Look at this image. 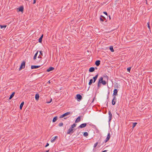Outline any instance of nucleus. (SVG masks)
Segmentation results:
<instances>
[{
    "instance_id": "obj_29",
    "label": "nucleus",
    "mask_w": 152,
    "mask_h": 152,
    "mask_svg": "<svg viewBox=\"0 0 152 152\" xmlns=\"http://www.w3.org/2000/svg\"><path fill=\"white\" fill-rule=\"evenodd\" d=\"M23 10H18V13L20 14H20H22L23 12Z\"/></svg>"
},
{
    "instance_id": "obj_45",
    "label": "nucleus",
    "mask_w": 152,
    "mask_h": 152,
    "mask_svg": "<svg viewBox=\"0 0 152 152\" xmlns=\"http://www.w3.org/2000/svg\"><path fill=\"white\" fill-rule=\"evenodd\" d=\"M103 13L107 15V13L106 12H104Z\"/></svg>"
},
{
    "instance_id": "obj_38",
    "label": "nucleus",
    "mask_w": 152,
    "mask_h": 152,
    "mask_svg": "<svg viewBox=\"0 0 152 152\" xmlns=\"http://www.w3.org/2000/svg\"><path fill=\"white\" fill-rule=\"evenodd\" d=\"M98 142H96V143L94 144V148H96V146H97V145H98Z\"/></svg>"
},
{
    "instance_id": "obj_3",
    "label": "nucleus",
    "mask_w": 152,
    "mask_h": 152,
    "mask_svg": "<svg viewBox=\"0 0 152 152\" xmlns=\"http://www.w3.org/2000/svg\"><path fill=\"white\" fill-rule=\"evenodd\" d=\"M76 97L78 101L81 100L82 98V96L80 94H77L76 95Z\"/></svg>"
},
{
    "instance_id": "obj_18",
    "label": "nucleus",
    "mask_w": 152,
    "mask_h": 152,
    "mask_svg": "<svg viewBox=\"0 0 152 152\" xmlns=\"http://www.w3.org/2000/svg\"><path fill=\"white\" fill-rule=\"evenodd\" d=\"M43 36V35L42 34L38 40L39 42L40 43L42 42Z\"/></svg>"
},
{
    "instance_id": "obj_9",
    "label": "nucleus",
    "mask_w": 152,
    "mask_h": 152,
    "mask_svg": "<svg viewBox=\"0 0 152 152\" xmlns=\"http://www.w3.org/2000/svg\"><path fill=\"white\" fill-rule=\"evenodd\" d=\"M72 132V129L71 128H70L69 129L67 132V134H71V132Z\"/></svg>"
},
{
    "instance_id": "obj_6",
    "label": "nucleus",
    "mask_w": 152,
    "mask_h": 152,
    "mask_svg": "<svg viewBox=\"0 0 152 152\" xmlns=\"http://www.w3.org/2000/svg\"><path fill=\"white\" fill-rule=\"evenodd\" d=\"M108 114L109 115V121H110L111 120L112 117V114H111V112L110 111H109L108 112Z\"/></svg>"
},
{
    "instance_id": "obj_22",
    "label": "nucleus",
    "mask_w": 152,
    "mask_h": 152,
    "mask_svg": "<svg viewBox=\"0 0 152 152\" xmlns=\"http://www.w3.org/2000/svg\"><path fill=\"white\" fill-rule=\"evenodd\" d=\"M24 102H23L20 104V108L21 110L22 109V107L24 105Z\"/></svg>"
},
{
    "instance_id": "obj_19",
    "label": "nucleus",
    "mask_w": 152,
    "mask_h": 152,
    "mask_svg": "<svg viewBox=\"0 0 152 152\" xmlns=\"http://www.w3.org/2000/svg\"><path fill=\"white\" fill-rule=\"evenodd\" d=\"M80 121V117L79 116L76 120L75 122L76 123H78Z\"/></svg>"
},
{
    "instance_id": "obj_34",
    "label": "nucleus",
    "mask_w": 152,
    "mask_h": 152,
    "mask_svg": "<svg viewBox=\"0 0 152 152\" xmlns=\"http://www.w3.org/2000/svg\"><path fill=\"white\" fill-rule=\"evenodd\" d=\"M70 113V112H67L64 114L66 116L69 115Z\"/></svg>"
},
{
    "instance_id": "obj_39",
    "label": "nucleus",
    "mask_w": 152,
    "mask_h": 152,
    "mask_svg": "<svg viewBox=\"0 0 152 152\" xmlns=\"http://www.w3.org/2000/svg\"><path fill=\"white\" fill-rule=\"evenodd\" d=\"M131 69V67H130L127 68V71L130 72Z\"/></svg>"
},
{
    "instance_id": "obj_42",
    "label": "nucleus",
    "mask_w": 152,
    "mask_h": 152,
    "mask_svg": "<svg viewBox=\"0 0 152 152\" xmlns=\"http://www.w3.org/2000/svg\"><path fill=\"white\" fill-rule=\"evenodd\" d=\"M52 101V99H51L50 100V101L49 102H47V103H50L51 101Z\"/></svg>"
},
{
    "instance_id": "obj_33",
    "label": "nucleus",
    "mask_w": 152,
    "mask_h": 152,
    "mask_svg": "<svg viewBox=\"0 0 152 152\" xmlns=\"http://www.w3.org/2000/svg\"><path fill=\"white\" fill-rule=\"evenodd\" d=\"M17 10H23V6H20L19 8H18Z\"/></svg>"
},
{
    "instance_id": "obj_30",
    "label": "nucleus",
    "mask_w": 152,
    "mask_h": 152,
    "mask_svg": "<svg viewBox=\"0 0 152 152\" xmlns=\"http://www.w3.org/2000/svg\"><path fill=\"white\" fill-rule=\"evenodd\" d=\"M110 51L112 52H113L114 51L113 48L112 46H111L110 47Z\"/></svg>"
},
{
    "instance_id": "obj_21",
    "label": "nucleus",
    "mask_w": 152,
    "mask_h": 152,
    "mask_svg": "<svg viewBox=\"0 0 152 152\" xmlns=\"http://www.w3.org/2000/svg\"><path fill=\"white\" fill-rule=\"evenodd\" d=\"M39 98V94H37L35 95V99L37 100H38Z\"/></svg>"
},
{
    "instance_id": "obj_20",
    "label": "nucleus",
    "mask_w": 152,
    "mask_h": 152,
    "mask_svg": "<svg viewBox=\"0 0 152 152\" xmlns=\"http://www.w3.org/2000/svg\"><path fill=\"white\" fill-rule=\"evenodd\" d=\"M15 94V92H14L12 93L9 98L10 99H11L14 96Z\"/></svg>"
},
{
    "instance_id": "obj_27",
    "label": "nucleus",
    "mask_w": 152,
    "mask_h": 152,
    "mask_svg": "<svg viewBox=\"0 0 152 152\" xmlns=\"http://www.w3.org/2000/svg\"><path fill=\"white\" fill-rule=\"evenodd\" d=\"M76 125L77 124H74L71 125V128L72 129H73L76 126Z\"/></svg>"
},
{
    "instance_id": "obj_46",
    "label": "nucleus",
    "mask_w": 152,
    "mask_h": 152,
    "mask_svg": "<svg viewBox=\"0 0 152 152\" xmlns=\"http://www.w3.org/2000/svg\"><path fill=\"white\" fill-rule=\"evenodd\" d=\"M51 83L50 80H49L47 82V83Z\"/></svg>"
},
{
    "instance_id": "obj_47",
    "label": "nucleus",
    "mask_w": 152,
    "mask_h": 152,
    "mask_svg": "<svg viewBox=\"0 0 152 152\" xmlns=\"http://www.w3.org/2000/svg\"><path fill=\"white\" fill-rule=\"evenodd\" d=\"M38 58H42V57L40 56H38Z\"/></svg>"
},
{
    "instance_id": "obj_8",
    "label": "nucleus",
    "mask_w": 152,
    "mask_h": 152,
    "mask_svg": "<svg viewBox=\"0 0 152 152\" xmlns=\"http://www.w3.org/2000/svg\"><path fill=\"white\" fill-rule=\"evenodd\" d=\"M87 124L86 123H83L80 125L78 127L80 128H83L86 127V126Z\"/></svg>"
},
{
    "instance_id": "obj_11",
    "label": "nucleus",
    "mask_w": 152,
    "mask_h": 152,
    "mask_svg": "<svg viewBox=\"0 0 152 152\" xmlns=\"http://www.w3.org/2000/svg\"><path fill=\"white\" fill-rule=\"evenodd\" d=\"M95 70V69L94 67H91L90 68L89 71V72H93Z\"/></svg>"
},
{
    "instance_id": "obj_23",
    "label": "nucleus",
    "mask_w": 152,
    "mask_h": 152,
    "mask_svg": "<svg viewBox=\"0 0 152 152\" xmlns=\"http://www.w3.org/2000/svg\"><path fill=\"white\" fill-rule=\"evenodd\" d=\"M38 52V51H37V53L35 54V55L34 57V58H33V59L34 60H35L36 59L37 57V55Z\"/></svg>"
},
{
    "instance_id": "obj_10",
    "label": "nucleus",
    "mask_w": 152,
    "mask_h": 152,
    "mask_svg": "<svg viewBox=\"0 0 152 152\" xmlns=\"http://www.w3.org/2000/svg\"><path fill=\"white\" fill-rule=\"evenodd\" d=\"M54 69V68L52 67H50L47 70V71L49 72L50 71H53Z\"/></svg>"
},
{
    "instance_id": "obj_28",
    "label": "nucleus",
    "mask_w": 152,
    "mask_h": 152,
    "mask_svg": "<svg viewBox=\"0 0 152 152\" xmlns=\"http://www.w3.org/2000/svg\"><path fill=\"white\" fill-rule=\"evenodd\" d=\"M0 26L1 27V28H5L7 27L6 25L2 26L0 25Z\"/></svg>"
},
{
    "instance_id": "obj_32",
    "label": "nucleus",
    "mask_w": 152,
    "mask_h": 152,
    "mask_svg": "<svg viewBox=\"0 0 152 152\" xmlns=\"http://www.w3.org/2000/svg\"><path fill=\"white\" fill-rule=\"evenodd\" d=\"M88 135V134L87 132H85L84 133L83 135L85 136L86 137Z\"/></svg>"
},
{
    "instance_id": "obj_4",
    "label": "nucleus",
    "mask_w": 152,
    "mask_h": 152,
    "mask_svg": "<svg viewBox=\"0 0 152 152\" xmlns=\"http://www.w3.org/2000/svg\"><path fill=\"white\" fill-rule=\"evenodd\" d=\"M110 133H108L107 137L106 139V140H104V142H107V141H108L110 139Z\"/></svg>"
},
{
    "instance_id": "obj_40",
    "label": "nucleus",
    "mask_w": 152,
    "mask_h": 152,
    "mask_svg": "<svg viewBox=\"0 0 152 152\" xmlns=\"http://www.w3.org/2000/svg\"><path fill=\"white\" fill-rule=\"evenodd\" d=\"M40 53L42 56H43L42 51H39Z\"/></svg>"
},
{
    "instance_id": "obj_44",
    "label": "nucleus",
    "mask_w": 152,
    "mask_h": 152,
    "mask_svg": "<svg viewBox=\"0 0 152 152\" xmlns=\"http://www.w3.org/2000/svg\"><path fill=\"white\" fill-rule=\"evenodd\" d=\"M74 129H72V132H71V134H72L74 132Z\"/></svg>"
},
{
    "instance_id": "obj_16",
    "label": "nucleus",
    "mask_w": 152,
    "mask_h": 152,
    "mask_svg": "<svg viewBox=\"0 0 152 152\" xmlns=\"http://www.w3.org/2000/svg\"><path fill=\"white\" fill-rule=\"evenodd\" d=\"M102 77H104V79H106L107 80V81L108 80V77L105 74L103 75Z\"/></svg>"
},
{
    "instance_id": "obj_37",
    "label": "nucleus",
    "mask_w": 152,
    "mask_h": 152,
    "mask_svg": "<svg viewBox=\"0 0 152 152\" xmlns=\"http://www.w3.org/2000/svg\"><path fill=\"white\" fill-rule=\"evenodd\" d=\"M63 125V123H60L58 124V126H62Z\"/></svg>"
},
{
    "instance_id": "obj_17",
    "label": "nucleus",
    "mask_w": 152,
    "mask_h": 152,
    "mask_svg": "<svg viewBox=\"0 0 152 152\" xmlns=\"http://www.w3.org/2000/svg\"><path fill=\"white\" fill-rule=\"evenodd\" d=\"M98 74H97L94 77H93V78L94 80V82H93L94 83L95 82V81L96 80V79L98 77Z\"/></svg>"
},
{
    "instance_id": "obj_15",
    "label": "nucleus",
    "mask_w": 152,
    "mask_h": 152,
    "mask_svg": "<svg viewBox=\"0 0 152 152\" xmlns=\"http://www.w3.org/2000/svg\"><path fill=\"white\" fill-rule=\"evenodd\" d=\"M100 61L99 60H97L96 61L95 64L97 66H99L100 64Z\"/></svg>"
},
{
    "instance_id": "obj_43",
    "label": "nucleus",
    "mask_w": 152,
    "mask_h": 152,
    "mask_svg": "<svg viewBox=\"0 0 152 152\" xmlns=\"http://www.w3.org/2000/svg\"><path fill=\"white\" fill-rule=\"evenodd\" d=\"M36 0H34L33 4H34L36 3Z\"/></svg>"
},
{
    "instance_id": "obj_12",
    "label": "nucleus",
    "mask_w": 152,
    "mask_h": 152,
    "mask_svg": "<svg viewBox=\"0 0 152 152\" xmlns=\"http://www.w3.org/2000/svg\"><path fill=\"white\" fill-rule=\"evenodd\" d=\"M118 91L117 89H115L113 91V95L116 96L117 94Z\"/></svg>"
},
{
    "instance_id": "obj_14",
    "label": "nucleus",
    "mask_w": 152,
    "mask_h": 152,
    "mask_svg": "<svg viewBox=\"0 0 152 152\" xmlns=\"http://www.w3.org/2000/svg\"><path fill=\"white\" fill-rule=\"evenodd\" d=\"M105 18L102 15H101L100 17V20L101 21L103 22L104 21V20H105Z\"/></svg>"
},
{
    "instance_id": "obj_35",
    "label": "nucleus",
    "mask_w": 152,
    "mask_h": 152,
    "mask_svg": "<svg viewBox=\"0 0 152 152\" xmlns=\"http://www.w3.org/2000/svg\"><path fill=\"white\" fill-rule=\"evenodd\" d=\"M66 116L64 114H63L61 115L60 116V117L59 118H63V117H64L65 116Z\"/></svg>"
},
{
    "instance_id": "obj_31",
    "label": "nucleus",
    "mask_w": 152,
    "mask_h": 152,
    "mask_svg": "<svg viewBox=\"0 0 152 152\" xmlns=\"http://www.w3.org/2000/svg\"><path fill=\"white\" fill-rule=\"evenodd\" d=\"M137 124V123L136 122L133 123L132 128H134L136 126Z\"/></svg>"
},
{
    "instance_id": "obj_48",
    "label": "nucleus",
    "mask_w": 152,
    "mask_h": 152,
    "mask_svg": "<svg viewBox=\"0 0 152 152\" xmlns=\"http://www.w3.org/2000/svg\"><path fill=\"white\" fill-rule=\"evenodd\" d=\"M109 19H110H110H111V18H110V16H109Z\"/></svg>"
},
{
    "instance_id": "obj_25",
    "label": "nucleus",
    "mask_w": 152,
    "mask_h": 152,
    "mask_svg": "<svg viewBox=\"0 0 152 152\" xmlns=\"http://www.w3.org/2000/svg\"><path fill=\"white\" fill-rule=\"evenodd\" d=\"M93 82V80L92 79H91L90 80L89 82L88 83V85H91L92 83Z\"/></svg>"
},
{
    "instance_id": "obj_26",
    "label": "nucleus",
    "mask_w": 152,
    "mask_h": 152,
    "mask_svg": "<svg viewBox=\"0 0 152 152\" xmlns=\"http://www.w3.org/2000/svg\"><path fill=\"white\" fill-rule=\"evenodd\" d=\"M57 116H56V117H54L53 119V122H55L56 121V120H57Z\"/></svg>"
},
{
    "instance_id": "obj_13",
    "label": "nucleus",
    "mask_w": 152,
    "mask_h": 152,
    "mask_svg": "<svg viewBox=\"0 0 152 152\" xmlns=\"http://www.w3.org/2000/svg\"><path fill=\"white\" fill-rule=\"evenodd\" d=\"M57 137V136H55L53 137L51 140V141L52 142H54Z\"/></svg>"
},
{
    "instance_id": "obj_5",
    "label": "nucleus",
    "mask_w": 152,
    "mask_h": 152,
    "mask_svg": "<svg viewBox=\"0 0 152 152\" xmlns=\"http://www.w3.org/2000/svg\"><path fill=\"white\" fill-rule=\"evenodd\" d=\"M116 101V98L115 96H114L112 101V104L113 105H114L115 104Z\"/></svg>"
},
{
    "instance_id": "obj_36",
    "label": "nucleus",
    "mask_w": 152,
    "mask_h": 152,
    "mask_svg": "<svg viewBox=\"0 0 152 152\" xmlns=\"http://www.w3.org/2000/svg\"><path fill=\"white\" fill-rule=\"evenodd\" d=\"M148 27L149 29H151L150 26V23L148 22L147 23Z\"/></svg>"
},
{
    "instance_id": "obj_1",
    "label": "nucleus",
    "mask_w": 152,
    "mask_h": 152,
    "mask_svg": "<svg viewBox=\"0 0 152 152\" xmlns=\"http://www.w3.org/2000/svg\"><path fill=\"white\" fill-rule=\"evenodd\" d=\"M99 80L100 81L101 83L104 85H105L107 83L106 81L103 80V77H101Z\"/></svg>"
},
{
    "instance_id": "obj_2",
    "label": "nucleus",
    "mask_w": 152,
    "mask_h": 152,
    "mask_svg": "<svg viewBox=\"0 0 152 152\" xmlns=\"http://www.w3.org/2000/svg\"><path fill=\"white\" fill-rule=\"evenodd\" d=\"M25 66V61H23L21 64L19 68V70H21L22 69L24 68Z\"/></svg>"
},
{
    "instance_id": "obj_7",
    "label": "nucleus",
    "mask_w": 152,
    "mask_h": 152,
    "mask_svg": "<svg viewBox=\"0 0 152 152\" xmlns=\"http://www.w3.org/2000/svg\"><path fill=\"white\" fill-rule=\"evenodd\" d=\"M40 66H35V65H32L31 66V69H37L40 67Z\"/></svg>"
},
{
    "instance_id": "obj_24",
    "label": "nucleus",
    "mask_w": 152,
    "mask_h": 152,
    "mask_svg": "<svg viewBox=\"0 0 152 152\" xmlns=\"http://www.w3.org/2000/svg\"><path fill=\"white\" fill-rule=\"evenodd\" d=\"M100 81L99 80L98 81V88H99L100 87L101 84Z\"/></svg>"
},
{
    "instance_id": "obj_41",
    "label": "nucleus",
    "mask_w": 152,
    "mask_h": 152,
    "mask_svg": "<svg viewBox=\"0 0 152 152\" xmlns=\"http://www.w3.org/2000/svg\"><path fill=\"white\" fill-rule=\"evenodd\" d=\"M49 145V144L48 143H47V144H46V145L45 146V147H47V146H48Z\"/></svg>"
}]
</instances>
